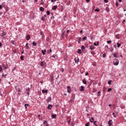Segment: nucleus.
<instances>
[{
  "label": "nucleus",
  "mask_w": 126,
  "mask_h": 126,
  "mask_svg": "<svg viewBox=\"0 0 126 126\" xmlns=\"http://www.w3.org/2000/svg\"><path fill=\"white\" fill-rule=\"evenodd\" d=\"M120 62L119 61V60L117 59H114L113 60V64L114 65H119Z\"/></svg>",
  "instance_id": "1"
},
{
  "label": "nucleus",
  "mask_w": 126,
  "mask_h": 126,
  "mask_svg": "<svg viewBox=\"0 0 126 126\" xmlns=\"http://www.w3.org/2000/svg\"><path fill=\"white\" fill-rule=\"evenodd\" d=\"M0 35L2 37V39H3V40H5V36L6 35V33L5 32H4V31H3L2 32Z\"/></svg>",
  "instance_id": "2"
},
{
  "label": "nucleus",
  "mask_w": 126,
  "mask_h": 126,
  "mask_svg": "<svg viewBox=\"0 0 126 126\" xmlns=\"http://www.w3.org/2000/svg\"><path fill=\"white\" fill-rule=\"evenodd\" d=\"M2 67L4 68V69H6L7 68H8V65H7V63H4L2 64Z\"/></svg>",
  "instance_id": "3"
},
{
  "label": "nucleus",
  "mask_w": 126,
  "mask_h": 126,
  "mask_svg": "<svg viewBox=\"0 0 126 126\" xmlns=\"http://www.w3.org/2000/svg\"><path fill=\"white\" fill-rule=\"evenodd\" d=\"M75 63H79V58L78 57H76L74 59Z\"/></svg>",
  "instance_id": "4"
},
{
  "label": "nucleus",
  "mask_w": 126,
  "mask_h": 126,
  "mask_svg": "<svg viewBox=\"0 0 126 126\" xmlns=\"http://www.w3.org/2000/svg\"><path fill=\"white\" fill-rule=\"evenodd\" d=\"M108 124L109 126H112V125H113V121L112 120H109L108 122Z\"/></svg>",
  "instance_id": "5"
},
{
  "label": "nucleus",
  "mask_w": 126,
  "mask_h": 126,
  "mask_svg": "<svg viewBox=\"0 0 126 126\" xmlns=\"http://www.w3.org/2000/svg\"><path fill=\"white\" fill-rule=\"evenodd\" d=\"M80 91H84V86H81V88L79 89Z\"/></svg>",
  "instance_id": "6"
},
{
  "label": "nucleus",
  "mask_w": 126,
  "mask_h": 126,
  "mask_svg": "<svg viewBox=\"0 0 126 126\" xmlns=\"http://www.w3.org/2000/svg\"><path fill=\"white\" fill-rule=\"evenodd\" d=\"M53 107V105L52 104H49L48 107H47V109H48V110H51V108Z\"/></svg>",
  "instance_id": "7"
},
{
  "label": "nucleus",
  "mask_w": 126,
  "mask_h": 126,
  "mask_svg": "<svg viewBox=\"0 0 126 126\" xmlns=\"http://www.w3.org/2000/svg\"><path fill=\"white\" fill-rule=\"evenodd\" d=\"M31 37H30V34H28L27 37H26V39L27 40V41H29V40H30V38Z\"/></svg>",
  "instance_id": "8"
},
{
  "label": "nucleus",
  "mask_w": 126,
  "mask_h": 126,
  "mask_svg": "<svg viewBox=\"0 0 126 126\" xmlns=\"http://www.w3.org/2000/svg\"><path fill=\"white\" fill-rule=\"evenodd\" d=\"M48 92L47 90H42V93L44 94L45 93H47Z\"/></svg>",
  "instance_id": "9"
},
{
  "label": "nucleus",
  "mask_w": 126,
  "mask_h": 126,
  "mask_svg": "<svg viewBox=\"0 0 126 126\" xmlns=\"http://www.w3.org/2000/svg\"><path fill=\"white\" fill-rule=\"evenodd\" d=\"M39 10H40V11L43 12V11H44L45 9H44L43 7H40L39 8Z\"/></svg>",
  "instance_id": "10"
},
{
  "label": "nucleus",
  "mask_w": 126,
  "mask_h": 126,
  "mask_svg": "<svg viewBox=\"0 0 126 126\" xmlns=\"http://www.w3.org/2000/svg\"><path fill=\"white\" fill-rule=\"evenodd\" d=\"M57 8H58V6H57V5L54 6L52 7L53 10H56V9H57Z\"/></svg>",
  "instance_id": "11"
},
{
  "label": "nucleus",
  "mask_w": 126,
  "mask_h": 126,
  "mask_svg": "<svg viewBox=\"0 0 126 126\" xmlns=\"http://www.w3.org/2000/svg\"><path fill=\"white\" fill-rule=\"evenodd\" d=\"M94 46L93 45L90 46V50H94Z\"/></svg>",
  "instance_id": "12"
},
{
  "label": "nucleus",
  "mask_w": 126,
  "mask_h": 126,
  "mask_svg": "<svg viewBox=\"0 0 126 126\" xmlns=\"http://www.w3.org/2000/svg\"><path fill=\"white\" fill-rule=\"evenodd\" d=\"M90 122H91V123H93V122H94V118L92 117L90 119Z\"/></svg>",
  "instance_id": "13"
},
{
  "label": "nucleus",
  "mask_w": 126,
  "mask_h": 126,
  "mask_svg": "<svg viewBox=\"0 0 126 126\" xmlns=\"http://www.w3.org/2000/svg\"><path fill=\"white\" fill-rule=\"evenodd\" d=\"M113 56L114 58H118V55H117L116 53H113Z\"/></svg>",
  "instance_id": "14"
},
{
  "label": "nucleus",
  "mask_w": 126,
  "mask_h": 126,
  "mask_svg": "<svg viewBox=\"0 0 126 126\" xmlns=\"http://www.w3.org/2000/svg\"><path fill=\"white\" fill-rule=\"evenodd\" d=\"M94 46H99V41H97V44L96 43H94Z\"/></svg>",
  "instance_id": "15"
},
{
  "label": "nucleus",
  "mask_w": 126,
  "mask_h": 126,
  "mask_svg": "<svg viewBox=\"0 0 126 126\" xmlns=\"http://www.w3.org/2000/svg\"><path fill=\"white\" fill-rule=\"evenodd\" d=\"M77 53L79 54L80 55H81V50L78 49L77 51Z\"/></svg>",
  "instance_id": "16"
},
{
  "label": "nucleus",
  "mask_w": 126,
  "mask_h": 126,
  "mask_svg": "<svg viewBox=\"0 0 126 126\" xmlns=\"http://www.w3.org/2000/svg\"><path fill=\"white\" fill-rule=\"evenodd\" d=\"M26 50H28L29 49V46H28V43H27L26 44Z\"/></svg>",
  "instance_id": "17"
},
{
  "label": "nucleus",
  "mask_w": 126,
  "mask_h": 126,
  "mask_svg": "<svg viewBox=\"0 0 126 126\" xmlns=\"http://www.w3.org/2000/svg\"><path fill=\"white\" fill-rule=\"evenodd\" d=\"M67 92L68 93H71V90L70 89H67Z\"/></svg>",
  "instance_id": "18"
},
{
  "label": "nucleus",
  "mask_w": 126,
  "mask_h": 126,
  "mask_svg": "<svg viewBox=\"0 0 126 126\" xmlns=\"http://www.w3.org/2000/svg\"><path fill=\"white\" fill-rule=\"evenodd\" d=\"M42 53L43 54V55H46V54L45 53V52H46V49H45L44 50H42Z\"/></svg>",
  "instance_id": "19"
},
{
  "label": "nucleus",
  "mask_w": 126,
  "mask_h": 126,
  "mask_svg": "<svg viewBox=\"0 0 126 126\" xmlns=\"http://www.w3.org/2000/svg\"><path fill=\"white\" fill-rule=\"evenodd\" d=\"M56 117H57V115L56 114L52 115V119H54V118H56Z\"/></svg>",
  "instance_id": "20"
},
{
  "label": "nucleus",
  "mask_w": 126,
  "mask_h": 126,
  "mask_svg": "<svg viewBox=\"0 0 126 126\" xmlns=\"http://www.w3.org/2000/svg\"><path fill=\"white\" fill-rule=\"evenodd\" d=\"M81 49H82V51H83V50H85V47L84 45H82L81 46Z\"/></svg>",
  "instance_id": "21"
},
{
  "label": "nucleus",
  "mask_w": 126,
  "mask_h": 126,
  "mask_svg": "<svg viewBox=\"0 0 126 126\" xmlns=\"http://www.w3.org/2000/svg\"><path fill=\"white\" fill-rule=\"evenodd\" d=\"M83 82L84 84H86L87 83V82L86 81H85V79H83Z\"/></svg>",
  "instance_id": "22"
},
{
  "label": "nucleus",
  "mask_w": 126,
  "mask_h": 126,
  "mask_svg": "<svg viewBox=\"0 0 126 126\" xmlns=\"http://www.w3.org/2000/svg\"><path fill=\"white\" fill-rule=\"evenodd\" d=\"M28 106H29V104H25V109H27V107H28Z\"/></svg>",
  "instance_id": "23"
},
{
  "label": "nucleus",
  "mask_w": 126,
  "mask_h": 126,
  "mask_svg": "<svg viewBox=\"0 0 126 126\" xmlns=\"http://www.w3.org/2000/svg\"><path fill=\"white\" fill-rule=\"evenodd\" d=\"M108 84H109V85H111V84H112V80L108 81Z\"/></svg>",
  "instance_id": "24"
},
{
  "label": "nucleus",
  "mask_w": 126,
  "mask_h": 126,
  "mask_svg": "<svg viewBox=\"0 0 126 126\" xmlns=\"http://www.w3.org/2000/svg\"><path fill=\"white\" fill-rule=\"evenodd\" d=\"M41 66H44V62H41L40 63Z\"/></svg>",
  "instance_id": "25"
},
{
  "label": "nucleus",
  "mask_w": 126,
  "mask_h": 126,
  "mask_svg": "<svg viewBox=\"0 0 126 126\" xmlns=\"http://www.w3.org/2000/svg\"><path fill=\"white\" fill-rule=\"evenodd\" d=\"M2 71V67H1V65H0V72H1Z\"/></svg>",
  "instance_id": "26"
},
{
  "label": "nucleus",
  "mask_w": 126,
  "mask_h": 126,
  "mask_svg": "<svg viewBox=\"0 0 126 126\" xmlns=\"http://www.w3.org/2000/svg\"><path fill=\"white\" fill-rule=\"evenodd\" d=\"M48 123V121L45 120L44 122H43V125H46V124Z\"/></svg>",
  "instance_id": "27"
},
{
  "label": "nucleus",
  "mask_w": 126,
  "mask_h": 126,
  "mask_svg": "<svg viewBox=\"0 0 126 126\" xmlns=\"http://www.w3.org/2000/svg\"><path fill=\"white\" fill-rule=\"evenodd\" d=\"M97 95L100 97V96H101V92L100 91L98 92Z\"/></svg>",
  "instance_id": "28"
},
{
  "label": "nucleus",
  "mask_w": 126,
  "mask_h": 126,
  "mask_svg": "<svg viewBox=\"0 0 126 126\" xmlns=\"http://www.w3.org/2000/svg\"><path fill=\"white\" fill-rule=\"evenodd\" d=\"M32 45H33V46H36L37 43H35V42L33 41L32 42Z\"/></svg>",
  "instance_id": "29"
},
{
  "label": "nucleus",
  "mask_w": 126,
  "mask_h": 126,
  "mask_svg": "<svg viewBox=\"0 0 126 126\" xmlns=\"http://www.w3.org/2000/svg\"><path fill=\"white\" fill-rule=\"evenodd\" d=\"M87 39V37L86 36H84L83 37V41H85V40H86Z\"/></svg>",
  "instance_id": "30"
},
{
  "label": "nucleus",
  "mask_w": 126,
  "mask_h": 126,
  "mask_svg": "<svg viewBox=\"0 0 126 126\" xmlns=\"http://www.w3.org/2000/svg\"><path fill=\"white\" fill-rule=\"evenodd\" d=\"M117 47L118 48H120L121 47V44L119 43V42L117 43Z\"/></svg>",
  "instance_id": "31"
},
{
  "label": "nucleus",
  "mask_w": 126,
  "mask_h": 126,
  "mask_svg": "<svg viewBox=\"0 0 126 126\" xmlns=\"http://www.w3.org/2000/svg\"><path fill=\"white\" fill-rule=\"evenodd\" d=\"M20 59H21V60H22V61H24V56H21Z\"/></svg>",
  "instance_id": "32"
},
{
  "label": "nucleus",
  "mask_w": 126,
  "mask_h": 126,
  "mask_svg": "<svg viewBox=\"0 0 126 126\" xmlns=\"http://www.w3.org/2000/svg\"><path fill=\"white\" fill-rule=\"evenodd\" d=\"M95 11H96L97 12L100 11V9L99 8H97L96 9H95Z\"/></svg>",
  "instance_id": "33"
},
{
  "label": "nucleus",
  "mask_w": 126,
  "mask_h": 126,
  "mask_svg": "<svg viewBox=\"0 0 126 126\" xmlns=\"http://www.w3.org/2000/svg\"><path fill=\"white\" fill-rule=\"evenodd\" d=\"M81 42V37H79L78 43H80Z\"/></svg>",
  "instance_id": "34"
},
{
  "label": "nucleus",
  "mask_w": 126,
  "mask_h": 126,
  "mask_svg": "<svg viewBox=\"0 0 126 126\" xmlns=\"http://www.w3.org/2000/svg\"><path fill=\"white\" fill-rule=\"evenodd\" d=\"M46 13L47 15H50V11L49 10L47 11Z\"/></svg>",
  "instance_id": "35"
},
{
  "label": "nucleus",
  "mask_w": 126,
  "mask_h": 126,
  "mask_svg": "<svg viewBox=\"0 0 126 126\" xmlns=\"http://www.w3.org/2000/svg\"><path fill=\"white\" fill-rule=\"evenodd\" d=\"M106 10L107 12H109V11H110V9H109V8H106Z\"/></svg>",
  "instance_id": "36"
},
{
  "label": "nucleus",
  "mask_w": 126,
  "mask_h": 126,
  "mask_svg": "<svg viewBox=\"0 0 126 126\" xmlns=\"http://www.w3.org/2000/svg\"><path fill=\"white\" fill-rule=\"evenodd\" d=\"M51 97H49V98H48V99H47V102H50V101H51Z\"/></svg>",
  "instance_id": "37"
},
{
  "label": "nucleus",
  "mask_w": 126,
  "mask_h": 126,
  "mask_svg": "<svg viewBox=\"0 0 126 126\" xmlns=\"http://www.w3.org/2000/svg\"><path fill=\"white\" fill-rule=\"evenodd\" d=\"M102 58H106V53H104L102 55Z\"/></svg>",
  "instance_id": "38"
},
{
  "label": "nucleus",
  "mask_w": 126,
  "mask_h": 126,
  "mask_svg": "<svg viewBox=\"0 0 126 126\" xmlns=\"http://www.w3.org/2000/svg\"><path fill=\"white\" fill-rule=\"evenodd\" d=\"M103 92H106V88L105 87H103Z\"/></svg>",
  "instance_id": "39"
},
{
  "label": "nucleus",
  "mask_w": 126,
  "mask_h": 126,
  "mask_svg": "<svg viewBox=\"0 0 126 126\" xmlns=\"http://www.w3.org/2000/svg\"><path fill=\"white\" fill-rule=\"evenodd\" d=\"M107 44H110V43H112V41H111V40H108V41H107Z\"/></svg>",
  "instance_id": "40"
},
{
  "label": "nucleus",
  "mask_w": 126,
  "mask_h": 126,
  "mask_svg": "<svg viewBox=\"0 0 126 126\" xmlns=\"http://www.w3.org/2000/svg\"><path fill=\"white\" fill-rule=\"evenodd\" d=\"M112 114H113V117H114V118H117V116L115 115V113L113 112Z\"/></svg>",
  "instance_id": "41"
},
{
  "label": "nucleus",
  "mask_w": 126,
  "mask_h": 126,
  "mask_svg": "<svg viewBox=\"0 0 126 126\" xmlns=\"http://www.w3.org/2000/svg\"><path fill=\"white\" fill-rule=\"evenodd\" d=\"M26 91H28V92H29L30 91V88H28L27 89H26Z\"/></svg>",
  "instance_id": "42"
},
{
  "label": "nucleus",
  "mask_w": 126,
  "mask_h": 126,
  "mask_svg": "<svg viewBox=\"0 0 126 126\" xmlns=\"http://www.w3.org/2000/svg\"><path fill=\"white\" fill-rule=\"evenodd\" d=\"M41 20H42V21H45V18H44V17H42Z\"/></svg>",
  "instance_id": "43"
},
{
  "label": "nucleus",
  "mask_w": 126,
  "mask_h": 126,
  "mask_svg": "<svg viewBox=\"0 0 126 126\" xmlns=\"http://www.w3.org/2000/svg\"><path fill=\"white\" fill-rule=\"evenodd\" d=\"M116 6H119V3L118 2V1L116 2Z\"/></svg>",
  "instance_id": "44"
},
{
  "label": "nucleus",
  "mask_w": 126,
  "mask_h": 126,
  "mask_svg": "<svg viewBox=\"0 0 126 126\" xmlns=\"http://www.w3.org/2000/svg\"><path fill=\"white\" fill-rule=\"evenodd\" d=\"M109 46L108 45H105V48L106 49V50H107V49H108Z\"/></svg>",
  "instance_id": "45"
},
{
  "label": "nucleus",
  "mask_w": 126,
  "mask_h": 126,
  "mask_svg": "<svg viewBox=\"0 0 126 126\" xmlns=\"http://www.w3.org/2000/svg\"><path fill=\"white\" fill-rule=\"evenodd\" d=\"M56 54H54L52 56V58H54V59H56Z\"/></svg>",
  "instance_id": "46"
},
{
  "label": "nucleus",
  "mask_w": 126,
  "mask_h": 126,
  "mask_svg": "<svg viewBox=\"0 0 126 126\" xmlns=\"http://www.w3.org/2000/svg\"><path fill=\"white\" fill-rule=\"evenodd\" d=\"M96 123H97V121H94V124L95 126H97V124H96Z\"/></svg>",
  "instance_id": "47"
},
{
  "label": "nucleus",
  "mask_w": 126,
  "mask_h": 126,
  "mask_svg": "<svg viewBox=\"0 0 126 126\" xmlns=\"http://www.w3.org/2000/svg\"><path fill=\"white\" fill-rule=\"evenodd\" d=\"M112 88H109L108 90V92H110V91H111Z\"/></svg>",
  "instance_id": "48"
},
{
  "label": "nucleus",
  "mask_w": 126,
  "mask_h": 126,
  "mask_svg": "<svg viewBox=\"0 0 126 126\" xmlns=\"http://www.w3.org/2000/svg\"><path fill=\"white\" fill-rule=\"evenodd\" d=\"M85 126H89V122L87 123V124L85 125Z\"/></svg>",
  "instance_id": "49"
},
{
  "label": "nucleus",
  "mask_w": 126,
  "mask_h": 126,
  "mask_svg": "<svg viewBox=\"0 0 126 126\" xmlns=\"http://www.w3.org/2000/svg\"><path fill=\"white\" fill-rule=\"evenodd\" d=\"M48 53H52V49H50L49 51H48Z\"/></svg>",
  "instance_id": "50"
},
{
  "label": "nucleus",
  "mask_w": 126,
  "mask_h": 126,
  "mask_svg": "<svg viewBox=\"0 0 126 126\" xmlns=\"http://www.w3.org/2000/svg\"><path fill=\"white\" fill-rule=\"evenodd\" d=\"M63 36H64V32H63L62 34V36L63 37Z\"/></svg>",
  "instance_id": "51"
},
{
  "label": "nucleus",
  "mask_w": 126,
  "mask_h": 126,
  "mask_svg": "<svg viewBox=\"0 0 126 126\" xmlns=\"http://www.w3.org/2000/svg\"><path fill=\"white\" fill-rule=\"evenodd\" d=\"M14 54H16V50H13Z\"/></svg>",
  "instance_id": "52"
},
{
  "label": "nucleus",
  "mask_w": 126,
  "mask_h": 126,
  "mask_svg": "<svg viewBox=\"0 0 126 126\" xmlns=\"http://www.w3.org/2000/svg\"><path fill=\"white\" fill-rule=\"evenodd\" d=\"M6 76H7V74L4 75V78H6Z\"/></svg>",
  "instance_id": "53"
},
{
  "label": "nucleus",
  "mask_w": 126,
  "mask_h": 126,
  "mask_svg": "<svg viewBox=\"0 0 126 126\" xmlns=\"http://www.w3.org/2000/svg\"><path fill=\"white\" fill-rule=\"evenodd\" d=\"M70 121H71L70 120H69L67 121L68 124H70Z\"/></svg>",
  "instance_id": "54"
},
{
  "label": "nucleus",
  "mask_w": 126,
  "mask_h": 126,
  "mask_svg": "<svg viewBox=\"0 0 126 126\" xmlns=\"http://www.w3.org/2000/svg\"><path fill=\"white\" fill-rule=\"evenodd\" d=\"M27 94L28 96H29V95H30L29 92H27Z\"/></svg>",
  "instance_id": "55"
},
{
  "label": "nucleus",
  "mask_w": 126,
  "mask_h": 126,
  "mask_svg": "<svg viewBox=\"0 0 126 126\" xmlns=\"http://www.w3.org/2000/svg\"><path fill=\"white\" fill-rule=\"evenodd\" d=\"M104 2L107 3L108 0H104Z\"/></svg>",
  "instance_id": "56"
},
{
  "label": "nucleus",
  "mask_w": 126,
  "mask_h": 126,
  "mask_svg": "<svg viewBox=\"0 0 126 126\" xmlns=\"http://www.w3.org/2000/svg\"><path fill=\"white\" fill-rule=\"evenodd\" d=\"M18 92H21V90H20V89H18Z\"/></svg>",
  "instance_id": "57"
},
{
  "label": "nucleus",
  "mask_w": 126,
  "mask_h": 126,
  "mask_svg": "<svg viewBox=\"0 0 126 126\" xmlns=\"http://www.w3.org/2000/svg\"><path fill=\"white\" fill-rule=\"evenodd\" d=\"M67 89H70V87L69 86H68L67 87Z\"/></svg>",
  "instance_id": "58"
},
{
  "label": "nucleus",
  "mask_w": 126,
  "mask_h": 126,
  "mask_svg": "<svg viewBox=\"0 0 126 126\" xmlns=\"http://www.w3.org/2000/svg\"><path fill=\"white\" fill-rule=\"evenodd\" d=\"M63 71H64V70L63 69V68H62V72H63Z\"/></svg>",
  "instance_id": "59"
},
{
  "label": "nucleus",
  "mask_w": 126,
  "mask_h": 126,
  "mask_svg": "<svg viewBox=\"0 0 126 126\" xmlns=\"http://www.w3.org/2000/svg\"><path fill=\"white\" fill-rule=\"evenodd\" d=\"M90 1V0H86V2H89Z\"/></svg>",
  "instance_id": "60"
},
{
  "label": "nucleus",
  "mask_w": 126,
  "mask_h": 126,
  "mask_svg": "<svg viewBox=\"0 0 126 126\" xmlns=\"http://www.w3.org/2000/svg\"><path fill=\"white\" fill-rule=\"evenodd\" d=\"M3 12L2 11L0 12V15H1L2 14Z\"/></svg>",
  "instance_id": "61"
},
{
  "label": "nucleus",
  "mask_w": 126,
  "mask_h": 126,
  "mask_svg": "<svg viewBox=\"0 0 126 126\" xmlns=\"http://www.w3.org/2000/svg\"><path fill=\"white\" fill-rule=\"evenodd\" d=\"M88 74H89L88 72H87V73H85L86 76L88 75Z\"/></svg>",
  "instance_id": "62"
},
{
  "label": "nucleus",
  "mask_w": 126,
  "mask_h": 126,
  "mask_svg": "<svg viewBox=\"0 0 126 126\" xmlns=\"http://www.w3.org/2000/svg\"><path fill=\"white\" fill-rule=\"evenodd\" d=\"M44 126H49V124H46V125H45Z\"/></svg>",
  "instance_id": "63"
},
{
  "label": "nucleus",
  "mask_w": 126,
  "mask_h": 126,
  "mask_svg": "<svg viewBox=\"0 0 126 126\" xmlns=\"http://www.w3.org/2000/svg\"><path fill=\"white\" fill-rule=\"evenodd\" d=\"M40 35H43V32H40Z\"/></svg>",
  "instance_id": "64"
}]
</instances>
